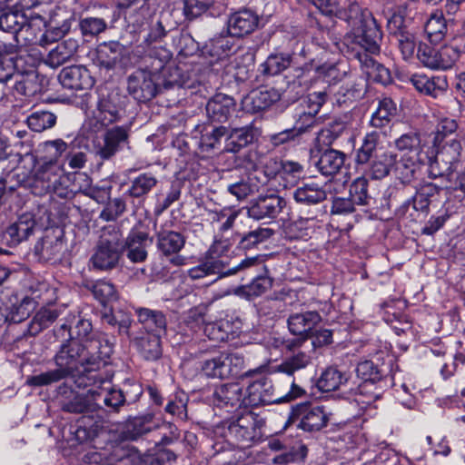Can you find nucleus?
<instances>
[{
	"label": "nucleus",
	"mask_w": 465,
	"mask_h": 465,
	"mask_svg": "<svg viewBox=\"0 0 465 465\" xmlns=\"http://www.w3.org/2000/svg\"><path fill=\"white\" fill-rule=\"evenodd\" d=\"M113 350L114 342L104 336L86 340L84 343L71 339L61 345L54 356L57 369L30 376L26 383L35 387L47 386L80 374L76 381L78 386H87L84 380L90 381L91 375L104 365Z\"/></svg>",
	"instance_id": "f257e3e1"
},
{
	"label": "nucleus",
	"mask_w": 465,
	"mask_h": 465,
	"mask_svg": "<svg viewBox=\"0 0 465 465\" xmlns=\"http://www.w3.org/2000/svg\"><path fill=\"white\" fill-rule=\"evenodd\" d=\"M349 23L351 29L344 36L343 45L351 59L359 62L369 80L386 84L390 71L376 62L372 55L381 51L382 35L372 13L361 9L357 3L349 5Z\"/></svg>",
	"instance_id": "f03ea898"
},
{
	"label": "nucleus",
	"mask_w": 465,
	"mask_h": 465,
	"mask_svg": "<svg viewBox=\"0 0 465 465\" xmlns=\"http://www.w3.org/2000/svg\"><path fill=\"white\" fill-rule=\"evenodd\" d=\"M25 12V22L23 24L19 35L29 44L45 46L64 36L70 31L71 22L65 19L60 26L46 29V18L36 11L39 5L30 4V0H19Z\"/></svg>",
	"instance_id": "7ed1b4c3"
},
{
	"label": "nucleus",
	"mask_w": 465,
	"mask_h": 465,
	"mask_svg": "<svg viewBox=\"0 0 465 465\" xmlns=\"http://www.w3.org/2000/svg\"><path fill=\"white\" fill-rule=\"evenodd\" d=\"M304 391L292 383L291 391L283 397L276 396L271 379L264 374L253 380L245 390L244 406L258 407L265 404L281 403L289 401L302 396Z\"/></svg>",
	"instance_id": "20e7f679"
},
{
	"label": "nucleus",
	"mask_w": 465,
	"mask_h": 465,
	"mask_svg": "<svg viewBox=\"0 0 465 465\" xmlns=\"http://www.w3.org/2000/svg\"><path fill=\"white\" fill-rule=\"evenodd\" d=\"M123 246V237L119 231L104 232L90 258L92 268L96 271L114 269L122 256Z\"/></svg>",
	"instance_id": "39448f33"
},
{
	"label": "nucleus",
	"mask_w": 465,
	"mask_h": 465,
	"mask_svg": "<svg viewBox=\"0 0 465 465\" xmlns=\"http://www.w3.org/2000/svg\"><path fill=\"white\" fill-rule=\"evenodd\" d=\"M263 426L264 420L261 417L246 412L227 423L224 436L231 444L245 447L262 436Z\"/></svg>",
	"instance_id": "423d86ee"
},
{
	"label": "nucleus",
	"mask_w": 465,
	"mask_h": 465,
	"mask_svg": "<svg viewBox=\"0 0 465 465\" xmlns=\"http://www.w3.org/2000/svg\"><path fill=\"white\" fill-rule=\"evenodd\" d=\"M461 144L454 138L447 140L440 146L434 156L428 155V173L432 179L445 178L450 180V175L460 166Z\"/></svg>",
	"instance_id": "0eeeda50"
},
{
	"label": "nucleus",
	"mask_w": 465,
	"mask_h": 465,
	"mask_svg": "<svg viewBox=\"0 0 465 465\" xmlns=\"http://www.w3.org/2000/svg\"><path fill=\"white\" fill-rule=\"evenodd\" d=\"M329 420L330 414L323 406L305 402L292 407L288 421L304 431L313 432L326 427Z\"/></svg>",
	"instance_id": "6e6552de"
},
{
	"label": "nucleus",
	"mask_w": 465,
	"mask_h": 465,
	"mask_svg": "<svg viewBox=\"0 0 465 465\" xmlns=\"http://www.w3.org/2000/svg\"><path fill=\"white\" fill-rule=\"evenodd\" d=\"M244 364V357L241 353L222 352L216 357L204 361L202 371L207 377L226 379L240 375Z\"/></svg>",
	"instance_id": "1a4fd4ad"
},
{
	"label": "nucleus",
	"mask_w": 465,
	"mask_h": 465,
	"mask_svg": "<svg viewBox=\"0 0 465 465\" xmlns=\"http://www.w3.org/2000/svg\"><path fill=\"white\" fill-rule=\"evenodd\" d=\"M253 266H262L263 269L265 268L264 265L260 262L258 257H249L242 260L238 265L230 268L227 271H223V263L211 261L204 256V259L198 265L192 267L187 271V275L193 281L218 275L213 281L215 282L220 278L235 274L240 271H243Z\"/></svg>",
	"instance_id": "9d476101"
},
{
	"label": "nucleus",
	"mask_w": 465,
	"mask_h": 465,
	"mask_svg": "<svg viewBox=\"0 0 465 465\" xmlns=\"http://www.w3.org/2000/svg\"><path fill=\"white\" fill-rule=\"evenodd\" d=\"M87 386H93L89 389V395L94 401V408H100L104 404L114 411H118L119 407L125 402L122 391L113 389L110 381H104L97 373L91 375Z\"/></svg>",
	"instance_id": "9b49d317"
},
{
	"label": "nucleus",
	"mask_w": 465,
	"mask_h": 465,
	"mask_svg": "<svg viewBox=\"0 0 465 465\" xmlns=\"http://www.w3.org/2000/svg\"><path fill=\"white\" fill-rule=\"evenodd\" d=\"M457 50L448 45L436 49L426 44H420L417 58L425 66L435 70H447L457 62Z\"/></svg>",
	"instance_id": "f8f14e48"
},
{
	"label": "nucleus",
	"mask_w": 465,
	"mask_h": 465,
	"mask_svg": "<svg viewBox=\"0 0 465 465\" xmlns=\"http://www.w3.org/2000/svg\"><path fill=\"white\" fill-rule=\"evenodd\" d=\"M158 75L146 70H136L128 77L127 90L138 102H148L159 92Z\"/></svg>",
	"instance_id": "ddd939ff"
},
{
	"label": "nucleus",
	"mask_w": 465,
	"mask_h": 465,
	"mask_svg": "<svg viewBox=\"0 0 465 465\" xmlns=\"http://www.w3.org/2000/svg\"><path fill=\"white\" fill-rule=\"evenodd\" d=\"M286 206V201L277 194L261 195L251 202L247 215L255 221H273Z\"/></svg>",
	"instance_id": "4468645a"
},
{
	"label": "nucleus",
	"mask_w": 465,
	"mask_h": 465,
	"mask_svg": "<svg viewBox=\"0 0 465 465\" xmlns=\"http://www.w3.org/2000/svg\"><path fill=\"white\" fill-rule=\"evenodd\" d=\"M403 17L400 15H393L388 21L390 34L395 38L398 48L404 60H410L414 56L417 47L415 35L404 28Z\"/></svg>",
	"instance_id": "2eb2a0df"
},
{
	"label": "nucleus",
	"mask_w": 465,
	"mask_h": 465,
	"mask_svg": "<svg viewBox=\"0 0 465 465\" xmlns=\"http://www.w3.org/2000/svg\"><path fill=\"white\" fill-rule=\"evenodd\" d=\"M57 397L61 409L69 413H83L94 409V401L89 395H83L72 390L66 383L57 388Z\"/></svg>",
	"instance_id": "dca6fc26"
},
{
	"label": "nucleus",
	"mask_w": 465,
	"mask_h": 465,
	"mask_svg": "<svg viewBox=\"0 0 465 465\" xmlns=\"http://www.w3.org/2000/svg\"><path fill=\"white\" fill-rule=\"evenodd\" d=\"M127 129L122 126H115L108 129L101 142L94 145V152L102 160H109L120 149L121 143L127 141Z\"/></svg>",
	"instance_id": "f3484780"
},
{
	"label": "nucleus",
	"mask_w": 465,
	"mask_h": 465,
	"mask_svg": "<svg viewBox=\"0 0 465 465\" xmlns=\"http://www.w3.org/2000/svg\"><path fill=\"white\" fill-rule=\"evenodd\" d=\"M258 15L248 9L235 12L227 21V31L232 36L242 37L252 33L258 26Z\"/></svg>",
	"instance_id": "a211bd4d"
},
{
	"label": "nucleus",
	"mask_w": 465,
	"mask_h": 465,
	"mask_svg": "<svg viewBox=\"0 0 465 465\" xmlns=\"http://www.w3.org/2000/svg\"><path fill=\"white\" fill-rule=\"evenodd\" d=\"M61 84L71 90H87L94 85V79L89 71L81 65L64 68L59 74Z\"/></svg>",
	"instance_id": "6ab92c4d"
},
{
	"label": "nucleus",
	"mask_w": 465,
	"mask_h": 465,
	"mask_svg": "<svg viewBox=\"0 0 465 465\" xmlns=\"http://www.w3.org/2000/svg\"><path fill=\"white\" fill-rule=\"evenodd\" d=\"M151 241L145 232L133 229L125 241L123 240V252L126 251V256L132 262H143L147 258V247Z\"/></svg>",
	"instance_id": "aec40b11"
},
{
	"label": "nucleus",
	"mask_w": 465,
	"mask_h": 465,
	"mask_svg": "<svg viewBox=\"0 0 465 465\" xmlns=\"http://www.w3.org/2000/svg\"><path fill=\"white\" fill-rule=\"evenodd\" d=\"M321 322L322 316L316 311L291 314L287 321L290 331L301 336L302 341L309 338L314 327Z\"/></svg>",
	"instance_id": "412c9836"
},
{
	"label": "nucleus",
	"mask_w": 465,
	"mask_h": 465,
	"mask_svg": "<svg viewBox=\"0 0 465 465\" xmlns=\"http://www.w3.org/2000/svg\"><path fill=\"white\" fill-rule=\"evenodd\" d=\"M260 136V131L253 124L233 128L225 139L224 151L238 153L243 147L254 143Z\"/></svg>",
	"instance_id": "4be33fe9"
},
{
	"label": "nucleus",
	"mask_w": 465,
	"mask_h": 465,
	"mask_svg": "<svg viewBox=\"0 0 465 465\" xmlns=\"http://www.w3.org/2000/svg\"><path fill=\"white\" fill-rule=\"evenodd\" d=\"M213 403L219 408H238L244 406L242 387L239 383L223 384L213 392Z\"/></svg>",
	"instance_id": "5701e85b"
},
{
	"label": "nucleus",
	"mask_w": 465,
	"mask_h": 465,
	"mask_svg": "<svg viewBox=\"0 0 465 465\" xmlns=\"http://www.w3.org/2000/svg\"><path fill=\"white\" fill-rule=\"evenodd\" d=\"M281 97V93L275 88L254 90L243 99L242 104L248 112L258 113L272 106Z\"/></svg>",
	"instance_id": "b1692460"
},
{
	"label": "nucleus",
	"mask_w": 465,
	"mask_h": 465,
	"mask_svg": "<svg viewBox=\"0 0 465 465\" xmlns=\"http://www.w3.org/2000/svg\"><path fill=\"white\" fill-rule=\"evenodd\" d=\"M410 82L419 93L433 98L443 95L448 89V82L444 76L430 77L416 74L410 78Z\"/></svg>",
	"instance_id": "393cba45"
},
{
	"label": "nucleus",
	"mask_w": 465,
	"mask_h": 465,
	"mask_svg": "<svg viewBox=\"0 0 465 465\" xmlns=\"http://www.w3.org/2000/svg\"><path fill=\"white\" fill-rule=\"evenodd\" d=\"M234 106L235 102L232 97L223 94H216L206 104L207 116L213 122H226L234 110Z\"/></svg>",
	"instance_id": "a878e982"
},
{
	"label": "nucleus",
	"mask_w": 465,
	"mask_h": 465,
	"mask_svg": "<svg viewBox=\"0 0 465 465\" xmlns=\"http://www.w3.org/2000/svg\"><path fill=\"white\" fill-rule=\"evenodd\" d=\"M124 46L117 41L104 42L96 49V64L106 70L114 69L122 60Z\"/></svg>",
	"instance_id": "bb28decb"
},
{
	"label": "nucleus",
	"mask_w": 465,
	"mask_h": 465,
	"mask_svg": "<svg viewBox=\"0 0 465 465\" xmlns=\"http://www.w3.org/2000/svg\"><path fill=\"white\" fill-rule=\"evenodd\" d=\"M79 47L77 39L69 37L53 48L45 58V64L56 68L72 60Z\"/></svg>",
	"instance_id": "cd10ccee"
},
{
	"label": "nucleus",
	"mask_w": 465,
	"mask_h": 465,
	"mask_svg": "<svg viewBox=\"0 0 465 465\" xmlns=\"http://www.w3.org/2000/svg\"><path fill=\"white\" fill-rule=\"evenodd\" d=\"M36 253L45 261L58 260L65 250L63 234H46L35 247Z\"/></svg>",
	"instance_id": "c85d7f7f"
},
{
	"label": "nucleus",
	"mask_w": 465,
	"mask_h": 465,
	"mask_svg": "<svg viewBox=\"0 0 465 465\" xmlns=\"http://www.w3.org/2000/svg\"><path fill=\"white\" fill-rule=\"evenodd\" d=\"M394 145L401 155L428 157V153L424 151V145L419 133L411 132L401 134L394 141Z\"/></svg>",
	"instance_id": "c756f323"
},
{
	"label": "nucleus",
	"mask_w": 465,
	"mask_h": 465,
	"mask_svg": "<svg viewBox=\"0 0 465 465\" xmlns=\"http://www.w3.org/2000/svg\"><path fill=\"white\" fill-rule=\"evenodd\" d=\"M135 312L138 322L146 331V334L161 335V332L165 331L166 319L162 312L148 308H138Z\"/></svg>",
	"instance_id": "7c9ffc66"
},
{
	"label": "nucleus",
	"mask_w": 465,
	"mask_h": 465,
	"mask_svg": "<svg viewBox=\"0 0 465 465\" xmlns=\"http://www.w3.org/2000/svg\"><path fill=\"white\" fill-rule=\"evenodd\" d=\"M26 8H23L19 0H16L14 6L0 13V29L13 34H20L23 24L26 21L25 12Z\"/></svg>",
	"instance_id": "2f4dec72"
},
{
	"label": "nucleus",
	"mask_w": 465,
	"mask_h": 465,
	"mask_svg": "<svg viewBox=\"0 0 465 465\" xmlns=\"http://www.w3.org/2000/svg\"><path fill=\"white\" fill-rule=\"evenodd\" d=\"M427 158L400 155V158L397 159L395 154V163L393 166L396 176L403 183H410L415 177L420 165L426 163Z\"/></svg>",
	"instance_id": "473e14b6"
},
{
	"label": "nucleus",
	"mask_w": 465,
	"mask_h": 465,
	"mask_svg": "<svg viewBox=\"0 0 465 465\" xmlns=\"http://www.w3.org/2000/svg\"><path fill=\"white\" fill-rule=\"evenodd\" d=\"M185 244V237L174 231H162L156 235V247L164 256L177 254Z\"/></svg>",
	"instance_id": "72a5a7b5"
},
{
	"label": "nucleus",
	"mask_w": 465,
	"mask_h": 465,
	"mask_svg": "<svg viewBox=\"0 0 465 465\" xmlns=\"http://www.w3.org/2000/svg\"><path fill=\"white\" fill-rule=\"evenodd\" d=\"M345 157L344 153L341 151L334 149L325 150L320 155L316 166L322 175L332 176L341 170L344 165Z\"/></svg>",
	"instance_id": "f704fd0d"
},
{
	"label": "nucleus",
	"mask_w": 465,
	"mask_h": 465,
	"mask_svg": "<svg viewBox=\"0 0 465 465\" xmlns=\"http://www.w3.org/2000/svg\"><path fill=\"white\" fill-rule=\"evenodd\" d=\"M133 341L141 355L147 361H156L162 356V347L159 334H144L134 336Z\"/></svg>",
	"instance_id": "c9c22d12"
},
{
	"label": "nucleus",
	"mask_w": 465,
	"mask_h": 465,
	"mask_svg": "<svg viewBox=\"0 0 465 465\" xmlns=\"http://www.w3.org/2000/svg\"><path fill=\"white\" fill-rule=\"evenodd\" d=\"M292 194L295 202L303 205L320 203L327 197L325 190L315 183H304L297 187Z\"/></svg>",
	"instance_id": "e433bc0d"
},
{
	"label": "nucleus",
	"mask_w": 465,
	"mask_h": 465,
	"mask_svg": "<svg viewBox=\"0 0 465 465\" xmlns=\"http://www.w3.org/2000/svg\"><path fill=\"white\" fill-rule=\"evenodd\" d=\"M386 386V382L383 384L369 381H362L353 391L354 401L363 406L370 405L382 396Z\"/></svg>",
	"instance_id": "4c0bfd02"
},
{
	"label": "nucleus",
	"mask_w": 465,
	"mask_h": 465,
	"mask_svg": "<svg viewBox=\"0 0 465 465\" xmlns=\"http://www.w3.org/2000/svg\"><path fill=\"white\" fill-rule=\"evenodd\" d=\"M253 173H249L246 178H241L238 181H232L227 184V192L234 196L238 201L246 199L249 195L259 191L260 182Z\"/></svg>",
	"instance_id": "58836bf2"
},
{
	"label": "nucleus",
	"mask_w": 465,
	"mask_h": 465,
	"mask_svg": "<svg viewBox=\"0 0 465 465\" xmlns=\"http://www.w3.org/2000/svg\"><path fill=\"white\" fill-rule=\"evenodd\" d=\"M272 286V279L267 275V272L264 274L256 276L252 282L247 285L238 287L234 293L240 297L247 300L253 299L261 296Z\"/></svg>",
	"instance_id": "ea45409f"
},
{
	"label": "nucleus",
	"mask_w": 465,
	"mask_h": 465,
	"mask_svg": "<svg viewBox=\"0 0 465 465\" xmlns=\"http://www.w3.org/2000/svg\"><path fill=\"white\" fill-rule=\"evenodd\" d=\"M292 64V55L288 53L271 54L260 65L263 75L273 76L280 74Z\"/></svg>",
	"instance_id": "a19ab883"
},
{
	"label": "nucleus",
	"mask_w": 465,
	"mask_h": 465,
	"mask_svg": "<svg viewBox=\"0 0 465 465\" xmlns=\"http://www.w3.org/2000/svg\"><path fill=\"white\" fill-rule=\"evenodd\" d=\"M368 163L366 173L372 179H382L390 173L395 163V154L391 152H383L375 155Z\"/></svg>",
	"instance_id": "79ce46f5"
},
{
	"label": "nucleus",
	"mask_w": 465,
	"mask_h": 465,
	"mask_svg": "<svg viewBox=\"0 0 465 465\" xmlns=\"http://www.w3.org/2000/svg\"><path fill=\"white\" fill-rule=\"evenodd\" d=\"M441 188L442 186L432 183H421L411 198L413 209L419 212L428 213L430 199L437 195ZM410 202L411 200H408L407 203H410Z\"/></svg>",
	"instance_id": "37998d69"
},
{
	"label": "nucleus",
	"mask_w": 465,
	"mask_h": 465,
	"mask_svg": "<svg viewBox=\"0 0 465 465\" xmlns=\"http://www.w3.org/2000/svg\"><path fill=\"white\" fill-rule=\"evenodd\" d=\"M381 143V134L377 131L367 133L363 139L361 146L358 149L356 162L358 164H367L377 153L378 146Z\"/></svg>",
	"instance_id": "c03bdc74"
},
{
	"label": "nucleus",
	"mask_w": 465,
	"mask_h": 465,
	"mask_svg": "<svg viewBox=\"0 0 465 465\" xmlns=\"http://www.w3.org/2000/svg\"><path fill=\"white\" fill-rule=\"evenodd\" d=\"M396 105L391 98H383L379 102L376 111L372 114L370 124L374 128H383L391 121L396 114Z\"/></svg>",
	"instance_id": "a18cd8bd"
},
{
	"label": "nucleus",
	"mask_w": 465,
	"mask_h": 465,
	"mask_svg": "<svg viewBox=\"0 0 465 465\" xmlns=\"http://www.w3.org/2000/svg\"><path fill=\"white\" fill-rule=\"evenodd\" d=\"M348 375L338 369L327 368L317 381L318 388L322 391H332L348 382Z\"/></svg>",
	"instance_id": "49530a36"
},
{
	"label": "nucleus",
	"mask_w": 465,
	"mask_h": 465,
	"mask_svg": "<svg viewBox=\"0 0 465 465\" xmlns=\"http://www.w3.org/2000/svg\"><path fill=\"white\" fill-rule=\"evenodd\" d=\"M425 33L432 44L440 43L447 33V24L440 11L432 13L425 25Z\"/></svg>",
	"instance_id": "de8ad7c7"
},
{
	"label": "nucleus",
	"mask_w": 465,
	"mask_h": 465,
	"mask_svg": "<svg viewBox=\"0 0 465 465\" xmlns=\"http://www.w3.org/2000/svg\"><path fill=\"white\" fill-rule=\"evenodd\" d=\"M35 225V222L31 214H23L8 227L7 233L15 242H20L33 233Z\"/></svg>",
	"instance_id": "09e8293b"
},
{
	"label": "nucleus",
	"mask_w": 465,
	"mask_h": 465,
	"mask_svg": "<svg viewBox=\"0 0 465 465\" xmlns=\"http://www.w3.org/2000/svg\"><path fill=\"white\" fill-rule=\"evenodd\" d=\"M158 180L153 174L150 173H141L132 181L126 193L134 198L143 197L148 194L156 186Z\"/></svg>",
	"instance_id": "8fccbe9b"
},
{
	"label": "nucleus",
	"mask_w": 465,
	"mask_h": 465,
	"mask_svg": "<svg viewBox=\"0 0 465 465\" xmlns=\"http://www.w3.org/2000/svg\"><path fill=\"white\" fill-rule=\"evenodd\" d=\"M26 123L32 131L41 133L55 125L56 115L49 111H36L27 117Z\"/></svg>",
	"instance_id": "3c124183"
},
{
	"label": "nucleus",
	"mask_w": 465,
	"mask_h": 465,
	"mask_svg": "<svg viewBox=\"0 0 465 465\" xmlns=\"http://www.w3.org/2000/svg\"><path fill=\"white\" fill-rule=\"evenodd\" d=\"M203 332L209 340L219 342L227 341L232 330L229 321L220 320L205 323Z\"/></svg>",
	"instance_id": "603ef678"
},
{
	"label": "nucleus",
	"mask_w": 465,
	"mask_h": 465,
	"mask_svg": "<svg viewBox=\"0 0 465 465\" xmlns=\"http://www.w3.org/2000/svg\"><path fill=\"white\" fill-rule=\"evenodd\" d=\"M232 44L226 36H218L211 39L203 47V53L219 60L229 55Z\"/></svg>",
	"instance_id": "864d4df0"
},
{
	"label": "nucleus",
	"mask_w": 465,
	"mask_h": 465,
	"mask_svg": "<svg viewBox=\"0 0 465 465\" xmlns=\"http://www.w3.org/2000/svg\"><path fill=\"white\" fill-rule=\"evenodd\" d=\"M350 198L356 205L368 206L372 198L368 193V180L364 176L356 178L350 186Z\"/></svg>",
	"instance_id": "5fc2aeb1"
},
{
	"label": "nucleus",
	"mask_w": 465,
	"mask_h": 465,
	"mask_svg": "<svg viewBox=\"0 0 465 465\" xmlns=\"http://www.w3.org/2000/svg\"><path fill=\"white\" fill-rule=\"evenodd\" d=\"M91 291L96 300L102 304L116 301L118 299L115 286L106 281H98L92 285Z\"/></svg>",
	"instance_id": "6e6d98bb"
},
{
	"label": "nucleus",
	"mask_w": 465,
	"mask_h": 465,
	"mask_svg": "<svg viewBox=\"0 0 465 465\" xmlns=\"http://www.w3.org/2000/svg\"><path fill=\"white\" fill-rule=\"evenodd\" d=\"M273 234V230L270 228H258L246 233L239 242V246L242 250H249L269 239Z\"/></svg>",
	"instance_id": "4d7b16f0"
},
{
	"label": "nucleus",
	"mask_w": 465,
	"mask_h": 465,
	"mask_svg": "<svg viewBox=\"0 0 465 465\" xmlns=\"http://www.w3.org/2000/svg\"><path fill=\"white\" fill-rule=\"evenodd\" d=\"M107 27L106 22L99 17H84L79 22L80 31L84 37H94L103 33Z\"/></svg>",
	"instance_id": "13d9d810"
},
{
	"label": "nucleus",
	"mask_w": 465,
	"mask_h": 465,
	"mask_svg": "<svg viewBox=\"0 0 465 465\" xmlns=\"http://www.w3.org/2000/svg\"><path fill=\"white\" fill-rule=\"evenodd\" d=\"M351 117L349 114H344L335 118L331 123L329 124V126L326 129L321 131L319 139L331 135V139L328 141V143H331L332 140L339 137L344 131L347 130L351 124Z\"/></svg>",
	"instance_id": "bf43d9fd"
},
{
	"label": "nucleus",
	"mask_w": 465,
	"mask_h": 465,
	"mask_svg": "<svg viewBox=\"0 0 465 465\" xmlns=\"http://www.w3.org/2000/svg\"><path fill=\"white\" fill-rule=\"evenodd\" d=\"M311 362V357L305 352H298L287 358L280 366L279 369L287 374H292L295 371L304 369Z\"/></svg>",
	"instance_id": "052dcab7"
},
{
	"label": "nucleus",
	"mask_w": 465,
	"mask_h": 465,
	"mask_svg": "<svg viewBox=\"0 0 465 465\" xmlns=\"http://www.w3.org/2000/svg\"><path fill=\"white\" fill-rule=\"evenodd\" d=\"M356 373L362 381L384 383L382 374L371 361L360 362L356 367Z\"/></svg>",
	"instance_id": "680f3d73"
},
{
	"label": "nucleus",
	"mask_w": 465,
	"mask_h": 465,
	"mask_svg": "<svg viewBox=\"0 0 465 465\" xmlns=\"http://www.w3.org/2000/svg\"><path fill=\"white\" fill-rule=\"evenodd\" d=\"M63 173L62 166L52 161H43L36 172V177L48 183H55L56 178Z\"/></svg>",
	"instance_id": "e2e57ef3"
},
{
	"label": "nucleus",
	"mask_w": 465,
	"mask_h": 465,
	"mask_svg": "<svg viewBox=\"0 0 465 465\" xmlns=\"http://www.w3.org/2000/svg\"><path fill=\"white\" fill-rule=\"evenodd\" d=\"M269 163L273 164L276 173L282 177L290 175L292 178H298L303 172V166L294 161L278 162L275 159H270L267 164Z\"/></svg>",
	"instance_id": "0e129e2a"
},
{
	"label": "nucleus",
	"mask_w": 465,
	"mask_h": 465,
	"mask_svg": "<svg viewBox=\"0 0 465 465\" xmlns=\"http://www.w3.org/2000/svg\"><path fill=\"white\" fill-rule=\"evenodd\" d=\"M36 302L33 298L25 297L18 305H14L10 312V320L21 322L27 319L35 309Z\"/></svg>",
	"instance_id": "69168bd1"
},
{
	"label": "nucleus",
	"mask_w": 465,
	"mask_h": 465,
	"mask_svg": "<svg viewBox=\"0 0 465 465\" xmlns=\"http://www.w3.org/2000/svg\"><path fill=\"white\" fill-rule=\"evenodd\" d=\"M66 149L67 143L62 139L46 141L43 143V150L45 155L42 158V160L58 163L59 158L66 151Z\"/></svg>",
	"instance_id": "338daca9"
},
{
	"label": "nucleus",
	"mask_w": 465,
	"mask_h": 465,
	"mask_svg": "<svg viewBox=\"0 0 465 465\" xmlns=\"http://www.w3.org/2000/svg\"><path fill=\"white\" fill-rule=\"evenodd\" d=\"M214 0H183V14L192 20L204 13Z\"/></svg>",
	"instance_id": "774afa93"
}]
</instances>
